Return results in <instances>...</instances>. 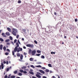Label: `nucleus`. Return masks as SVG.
<instances>
[{
	"mask_svg": "<svg viewBox=\"0 0 78 78\" xmlns=\"http://www.w3.org/2000/svg\"><path fill=\"white\" fill-rule=\"evenodd\" d=\"M18 75L19 76H22V74L20 73H19L18 74Z\"/></svg>",
	"mask_w": 78,
	"mask_h": 78,
	"instance_id": "412c9836",
	"label": "nucleus"
},
{
	"mask_svg": "<svg viewBox=\"0 0 78 78\" xmlns=\"http://www.w3.org/2000/svg\"><path fill=\"white\" fill-rule=\"evenodd\" d=\"M40 55H41V54H37L36 55V56H39Z\"/></svg>",
	"mask_w": 78,
	"mask_h": 78,
	"instance_id": "c9c22d12",
	"label": "nucleus"
},
{
	"mask_svg": "<svg viewBox=\"0 0 78 78\" xmlns=\"http://www.w3.org/2000/svg\"><path fill=\"white\" fill-rule=\"evenodd\" d=\"M3 63H4V64H6V61H4Z\"/></svg>",
	"mask_w": 78,
	"mask_h": 78,
	"instance_id": "6e6d98bb",
	"label": "nucleus"
},
{
	"mask_svg": "<svg viewBox=\"0 0 78 78\" xmlns=\"http://www.w3.org/2000/svg\"><path fill=\"white\" fill-rule=\"evenodd\" d=\"M16 56H18V57H20V54H19V53H17V54H16Z\"/></svg>",
	"mask_w": 78,
	"mask_h": 78,
	"instance_id": "4be33fe9",
	"label": "nucleus"
},
{
	"mask_svg": "<svg viewBox=\"0 0 78 78\" xmlns=\"http://www.w3.org/2000/svg\"><path fill=\"white\" fill-rule=\"evenodd\" d=\"M12 31H13V32H16V33L17 32V30L16 29L13 28L12 29Z\"/></svg>",
	"mask_w": 78,
	"mask_h": 78,
	"instance_id": "423d86ee",
	"label": "nucleus"
},
{
	"mask_svg": "<svg viewBox=\"0 0 78 78\" xmlns=\"http://www.w3.org/2000/svg\"><path fill=\"white\" fill-rule=\"evenodd\" d=\"M5 55H9V53L6 52L5 53Z\"/></svg>",
	"mask_w": 78,
	"mask_h": 78,
	"instance_id": "49530a36",
	"label": "nucleus"
},
{
	"mask_svg": "<svg viewBox=\"0 0 78 78\" xmlns=\"http://www.w3.org/2000/svg\"><path fill=\"white\" fill-rule=\"evenodd\" d=\"M53 31V30L51 29V28H50V30H49V31L51 33V32H52Z\"/></svg>",
	"mask_w": 78,
	"mask_h": 78,
	"instance_id": "5701e85b",
	"label": "nucleus"
},
{
	"mask_svg": "<svg viewBox=\"0 0 78 78\" xmlns=\"http://www.w3.org/2000/svg\"><path fill=\"white\" fill-rule=\"evenodd\" d=\"M75 22H77V21H78V20H77V19H75Z\"/></svg>",
	"mask_w": 78,
	"mask_h": 78,
	"instance_id": "864d4df0",
	"label": "nucleus"
},
{
	"mask_svg": "<svg viewBox=\"0 0 78 78\" xmlns=\"http://www.w3.org/2000/svg\"><path fill=\"white\" fill-rule=\"evenodd\" d=\"M23 55L22 54L21 55V56L20 57V59H23Z\"/></svg>",
	"mask_w": 78,
	"mask_h": 78,
	"instance_id": "2eb2a0df",
	"label": "nucleus"
},
{
	"mask_svg": "<svg viewBox=\"0 0 78 78\" xmlns=\"http://www.w3.org/2000/svg\"><path fill=\"white\" fill-rule=\"evenodd\" d=\"M37 53H41V51L39 50H37Z\"/></svg>",
	"mask_w": 78,
	"mask_h": 78,
	"instance_id": "c85d7f7f",
	"label": "nucleus"
},
{
	"mask_svg": "<svg viewBox=\"0 0 78 78\" xmlns=\"http://www.w3.org/2000/svg\"><path fill=\"white\" fill-rule=\"evenodd\" d=\"M26 68H27V66H23V67H22L21 69H26Z\"/></svg>",
	"mask_w": 78,
	"mask_h": 78,
	"instance_id": "dca6fc26",
	"label": "nucleus"
},
{
	"mask_svg": "<svg viewBox=\"0 0 78 78\" xmlns=\"http://www.w3.org/2000/svg\"><path fill=\"white\" fill-rule=\"evenodd\" d=\"M45 69V68L44 67H43L42 68V69L43 70H44V69Z\"/></svg>",
	"mask_w": 78,
	"mask_h": 78,
	"instance_id": "c03bdc74",
	"label": "nucleus"
},
{
	"mask_svg": "<svg viewBox=\"0 0 78 78\" xmlns=\"http://www.w3.org/2000/svg\"><path fill=\"white\" fill-rule=\"evenodd\" d=\"M37 67H41L42 66H40V65H39L38 66H37Z\"/></svg>",
	"mask_w": 78,
	"mask_h": 78,
	"instance_id": "ea45409f",
	"label": "nucleus"
},
{
	"mask_svg": "<svg viewBox=\"0 0 78 78\" xmlns=\"http://www.w3.org/2000/svg\"><path fill=\"white\" fill-rule=\"evenodd\" d=\"M17 42V40L15 39L14 41V43H16Z\"/></svg>",
	"mask_w": 78,
	"mask_h": 78,
	"instance_id": "a19ab883",
	"label": "nucleus"
},
{
	"mask_svg": "<svg viewBox=\"0 0 78 78\" xmlns=\"http://www.w3.org/2000/svg\"><path fill=\"white\" fill-rule=\"evenodd\" d=\"M2 36H3L4 37H6V35H5V33H2Z\"/></svg>",
	"mask_w": 78,
	"mask_h": 78,
	"instance_id": "1a4fd4ad",
	"label": "nucleus"
},
{
	"mask_svg": "<svg viewBox=\"0 0 78 78\" xmlns=\"http://www.w3.org/2000/svg\"><path fill=\"white\" fill-rule=\"evenodd\" d=\"M20 72H21V73H23V70L22 69H20Z\"/></svg>",
	"mask_w": 78,
	"mask_h": 78,
	"instance_id": "a878e982",
	"label": "nucleus"
},
{
	"mask_svg": "<svg viewBox=\"0 0 78 78\" xmlns=\"http://www.w3.org/2000/svg\"><path fill=\"white\" fill-rule=\"evenodd\" d=\"M34 42L35 43V44H37V41H36L35 40Z\"/></svg>",
	"mask_w": 78,
	"mask_h": 78,
	"instance_id": "4c0bfd02",
	"label": "nucleus"
},
{
	"mask_svg": "<svg viewBox=\"0 0 78 78\" xmlns=\"http://www.w3.org/2000/svg\"><path fill=\"white\" fill-rule=\"evenodd\" d=\"M45 71L46 72H49V70L46 69L45 70Z\"/></svg>",
	"mask_w": 78,
	"mask_h": 78,
	"instance_id": "c756f323",
	"label": "nucleus"
},
{
	"mask_svg": "<svg viewBox=\"0 0 78 78\" xmlns=\"http://www.w3.org/2000/svg\"><path fill=\"white\" fill-rule=\"evenodd\" d=\"M30 61H33V58H30Z\"/></svg>",
	"mask_w": 78,
	"mask_h": 78,
	"instance_id": "7c9ffc66",
	"label": "nucleus"
},
{
	"mask_svg": "<svg viewBox=\"0 0 78 78\" xmlns=\"http://www.w3.org/2000/svg\"><path fill=\"white\" fill-rule=\"evenodd\" d=\"M0 41H2V42H3L4 40L2 38H0Z\"/></svg>",
	"mask_w": 78,
	"mask_h": 78,
	"instance_id": "2f4dec72",
	"label": "nucleus"
},
{
	"mask_svg": "<svg viewBox=\"0 0 78 78\" xmlns=\"http://www.w3.org/2000/svg\"><path fill=\"white\" fill-rule=\"evenodd\" d=\"M2 49H3V45H2V44H1L0 45V50H2Z\"/></svg>",
	"mask_w": 78,
	"mask_h": 78,
	"instance_id": "9d476101",
	"label": "nucleus"
},
{
	"mask_svg": "<svg viewBox=\"0 0 78 78\" xmlns=\"http://www.w3.org/2000/svg\"><path fill=\"white\" fill-rule=\"evenodd\" d=\"M29 54H31V49H29Z\"/></svg>",
	"mask_w": 78,
	"mask_h": 78,
	"instance_id": "4468645a",
	"label": "nucleus"
},
{
	"mask_svg": "<svg viewBox=\"0 0 78 78\" xmlns=\"http://www.w3.org/2000/svg\"><path fill=\"white\" fill-rule=\"evenodd\" d=\"M10 78H16V76H10Z\"/></svg>",
	"mask_w": 78,
	"mask_h": 78,
	"instance_id": "393cba45",
	"label": "nucleus"
},
{
	"mask_svg": "<svg viewBox=\"0 0 78 78\" xmlns=\"http://www.w3.org/2000/svg\"><path fill=\"white\" fill-rule=\"evenodd\" d=\"M7 51H10V50L9 49H7Z\"/></svg>",
	"mask_w": 78,
	"mask_h": 78,
	"instance_id": "3c124183",
	"label": "nucleus"
},
{
	"mask_svg": "<svg viewBox=\"0 0 78 78\" xmlns=\"http://www.w3.org/2000/svg\"><path fill=\"white\" fill-rule=\"evenodd\" d=\"M52 73V71H50V73Z\"/></svg>",
	"mask_w": 78,
	"mask_h": 78,
	"instance_id": "052dcab7",
	"label": "nucleus"
},
{
	"mask_svg": "<svg viewBox=\"0 0 78 78\" xmlns=\"http://www.w3.org/2000/svg\"><path fill=\"white\" fill-rule=\"evenodd\" d=\"M30 67H32V68H34V66L33 65H31Z\"/></svg>",
	"mask_w": 78,
	"mask_h": 78,
	"instance_id": "37998d69",
	"label": "nucleus"
},
{
	"mask_svg": "<svg viewBox=\"0 0 78 78\" xmlns=\"http://www.w3.org/2000/svg\"><path fill=\"white\" fill-rule=\"evenodd\" d=\"M16 47H19V43L17 42L16 43Z\"/></svg>",
	"mask_w": 78,
	"mask_h": 78,
	"instance_id": "f8f14e48",
	"label": "nucleus"
},
{
	"mask_svg": "<svg viewBox=\"0 0 78 78\" xmlns=\"http://www.w3.org/2000/svg\"><path fill=\"white\" fill-rule=\"evenodd\" d=\"M22 51V48L19 47L17 50V52H19V51Z\"/></svg>",
	"mask_w": 78,
	"mask_h": 78,
	"instance_id": "20e7f679",
	"label": "nucleus"
},
{
	"mask_svg": "<svg viewBox=\"0 0 78 78\" xmlns=\"http://www.w3.org/2000/svg\"><path fill=\"white\" fill-rule=\"evenodd\" d=\"M48 66L50 67H52V66H51V64H49L48 65Z\"/></svg>",
	"mask_w": 78,
	"mask_h": 78,
	"instance_id": "b1692460",
	"label": "nucleus"
},
{
	"mask_svg": "<svg viewBox=\"0 0 78 78\" xmlns=\"http://www.w3.org/2000/svg\"><path fill=\"white\" fill-rule=\"evenodd\" d=\"M29 73L30 74H31V75H34V73H33V72H32V71H29Z\"/></svg>",
	"mask_w": 78,
	"mask_h": 78,
	"instance_id": "a211bd4d",
	"label": "nucleus"
},
{
	"mask_svg": "<svg viewBox=\"0 0 78 78\" xmlns=\"http://www.w3.org/2000/svg\"><path fill=\"white\" fill-rule=\"evenodd\" d=\"M9 68H7L6 69V71L7 72H8V71H9Z\"/></svg>",
	"mask_w": 78,
	"mask_h": 78,
	"instance_id": "e433bc0d",
	"label": "nucleus"
},
{
	"mask_svg": "<svg viewBox=\"0 0 78 78\" xmlns=\"http://www.w3.org/2000/svg\"><path fill=\"white\" fill-rule=\"evenodd\" d=\"M23 48H24V49H26V47H25V46H24L23 47Z\"/></svg>",
	"mask_w": 78,
	"mask_h": 78,
	"instance_id": "4d7b16f0",
	"label": "nucleus"
},
{
	"mask_svg": "<svg viewBox=\"0 0 78 78\" xmlns=\"http://www.w3.org/2000/svg\"><path fill=\"white\" fill-rule=\"evenodd\" d=\"M26 46L28 47H30V48H33V47H34V45L33 44H28L26 45Z\"/></svg>",
	"mask_w": 78,
	"mask_h": 78,
	"instance_id": "f03ea898",
	"label": "nucleus"
},
{
	"mask_svg": "<svg viewBox=\"0 0 78 78\" xmlns=\"http://www.w3.org/2000/svg\"><path fill=\"white\" fill-rule=\"evenodd\" d=\"M36 50H34L32 51V56H34V55L36 54Z\"/></svg>",
	"mask_w": 78,
	"mask_h": 78,
	"instance_id": "7ed1b4c3",
	"label": "nucleus"
},
{
	"mask_svg": "<svg viewBox=\"0 0 78 78\" xmlns=\"http://www.w3.org/2000/svg\"><path fill=\"white\" fill-rule=\"evenodd\" d=\"M5 34L7 35V36H10V34H9V32H6L5 33Z\"/></svg>",
	"mask_w": 78,
	"mask_h": 78,
	"instance_id": "ddd939ff",
	"label": "nucleus"
},
{
	"mask_svg": "<svg viewBox=\"0 0 78 78\" xmlns=\"http://www.w3.org/2000/svg\"><path fill=\"white\" fill-rule=\"evenodd\" d=\"M54 15H56V12H54Z\"/></svg>",
	"mask_w": 78,
	"mask_h": 78,
	"instance_id": "13d9d810",
	"label": "nucleus"
},
{
	"mask_svg": "<svg viewBox=\"0 0 78 78\" xmlns=\"http://www.w3.org/2000/svg\"><path fill=\"white\" fill-rule=\"evenodd\" d=\"M36 76L38 78H41V76L39 75L36 74Z\"/></svg>",
	"mask_w": 78,
	"mask_h": 78,
	"instance_id": "9b49d317",
	"label": "nucleus"
},
{
	"mask_svg": "<svg viewBox=\"0 0 78 78\" xmlns=\"http://www.w3.org/2000/svg\"><path fill=\"white\" fill-rule=\"evenodd\" d=\"M49 33H50V32H47L48 34H49Z\"/></svg>",
	"mask_w": 78,
	"mask_h": 78,
	"instance_id": "0e129e2a",
	"label": "nucleus"
},
{
	"mask_svg": "<svg viewBox=\"0 0 78 78\" xmlns=\"http://www.w3.org/2000/svg\"><path fill=\"white\" fill-rule=\"evenodd\" d=\"M9 39L10 40H12V37L10 36L9 37Z\"/></svg>",
	"mask_w": 78,
	"mask_h": 78,
	"instance_id": "473e14b6",
	"label": "nucleus"
},
{
	"mask_svg": "<svg viewBox=\"0 0 78 78\" xmlns=\"http://www.w3.org/2000/svg\"><path fill=\"white\" fill-rule=\"evenodd\" d=\"M41 58L42 59H44V58H45V57L44 55H42L41 56Z\"/></svg>",
	"mask_w": 78,
	"mask_h": 78,
	"instance_id": "cd10ccee",
	"label": "nucleus"
},
{
	"mask_svg": "<svg viewBox=\"0 0 78 78\" xmlns=\"http://www.w3.org/2000/svg\"><path fill=\"white\" fill-rule=\"evenodd\" d=\"M13 73L15 74H17V71L15 70V71L13 72Z\"/></svg>",
	"mask_w": 78,
	"mask_h": 78,
	"instance_id": "aec40b11",
	"label": "nucleus"
},
{
	"mask_svg": "<svg viewBox=\"0 0 78 78\" xmlns=\"http://www.w3.org/2000/svg\"><path fill=\"white\" fill-rule=\"evenodd\" d=\"M18 48H17V47H15L14 49V51H12V54L13 56H14V52H16L17 51Z\"/></svg>",
	"mask_w": 78,
	"mask_h": 78,
	"instance_id": "f257e3e1",
	"label": "nucleus"
},
{
	"mask_svg": "<svg viewBox=\"0 0 78 78\" xmlns=\"http://www.w3.org/2000/svg\"><path fill=\"white\" fill-rule=\"evenodd\" d=\"M23 73H25V74H26V73H27V72L26 71H23Z\"/></svg>",
	"mask_w": 78,
	"mask_h": 78,
	"instance_id": "f704fd0d",
	"label": "nucleus"
},
{
	"mask_svg": "<svg viewBox=\"0 0 78 78\" xmlns=\"http://www.w3.org/2000/svg\"><path fill=\"white\" fill-rule=\"evenodd\" d=\"M7 30H8V31H9V32H11V28H9V27H8L7 28Z\"/></svg>",
	"mask_w": 78,
	"mask_h": 78,
	"instance_id": "f3484780",
	"label": "nucleus"
},
{
	"mask_svg": "<svg viewBox=\"0 0 78 78\" xmlns=\"http://www.w3.org/2000/svg\"><path fill=\"white\" fill-rule=\"evenodd\" d=\"M23 31H26V29H23Z\"/></svg>",
	"mask_w": 78,
	"mask_h": 78,
	"instance_id": "603ef678",
	"label": "nucleus"
},
{
	"mask_svg": "<svg viewBox=\"0 0 78 78\" xmlns=\"http://www.w3.org/2000/svg\"><path fill=\"white\" fill-rule=\"evenodd\" d=\"M3 50H4V51H5L6 49V47L4 46L3 48Z\"/></svg>",
	"mask_w": 78,
	"mask_h": 78,
	"instance_id": "bb28decb",
	"label": "nucleus"
},
{
	"mask_svg": "<svg viewBox=\"0 0 78 78\" xmlns=\"http://www.w3.org/2000/svg\"><path fill=\"white\" fill-rule=\"evenodd\" d=\"M8 64H9V63L8 62V61H7L6 62V64H7V65H8Z\"/></svg>",
	"mask_w": 78,
	"mask_h": 78,
	"instance_id": "09e8293b",
	"label": "nucleus"
},
{
	"mask_svg": "<svg viewBox=\"0 0 78 78\" xmlns=\"http://www.w3.org/2000/svg\"><path fill=\"white\" fill-rule=\"evenodd\" d=\"M43 78H47V77H46L45 76H43Z\"/></svg>",
	"mask_w": 78,
	"mask_h": 78,
	"instance_id": "bf43d9fd",
	"label": "nucleus"
},
{
	"mask_svg": "<svg viewBox=\"0 0 78 78\" xmlns=\"http://www.w3.org/2000/svg\"><path fill=\"white\" fill-rule=\"evenodd\" d=\"M64 38H65V39L67 38V37H66V36H65L64 37Z\"/></svg>",
	"mask_w": 78,
	"mask_h": 78,
	"instance_id": "680f3d73",
	"label": "nucleus"
},
{
	"mask_svg": "<svg viewBox=\"0 0 78 78\" xmlns=\"http://www.w3.org/2000/svg\"><path fill=\"white\" fill-rule=\"evenodd\" d=\"M1 66H2V69H3V68H4V65L3 64V62H1Z\"/></svg>",
	"mask_w": 78,
	"mask_h": 78,
	"instance_id": "39448f33",
	"label": "nucleus"
},
{
	"mask_svg": "<svg viewBox=\"0 0 78 78\" xmlns=\"http://www.w3.org/2000/svg\"><path fill=\"white\" fill-rule=\"evenodd\" d=\"M37 75H41V74L40 73L37 72Z\"/></svg>",
	"mask_w": 78,
	"mask_h": 78,
	"instance_id": "72a5a7b5",
	"label": "nucleus"
},
{
	"mask_svg": "<svg viewBox=\"0 0 78 78\" xmlns=\"http://www.w3.org/2000/svg\"><path fill=\"white\" fill-rule=\"evenodd\" d=\"M24 55H27V53H25V52H24Z\"/></svg>",
	"mask_w": 78,
	"mask_h": 78,
	"instance_id": "5fc2aeb1",
	"label": "nucleus"
},
{
	"mask_svg": "<svg viewBox=\"0 0 78 78\" xmlns=\"http://www.w3.org/2000/svg\"><path fill=\"white\" fill-rule=\"evenodd\" d=\"M16 78H20V77H16Z\"/></svg>",
	"mask_w": 78,
	"mask_h": 78,
	"instance_id": "338daca9",
	"label": "nucleus"
},
{
	"mask_svg": "<svg viewBox=\"0 0 78 78\" xmlns=\"http://www.w3.org/2000/svg\"><path fill=\"white\" fill-rule=\"evenodd\" d=\"M8 78V76L7 75H5L4 76V78Z\"/></svg>",
	"mask_w": 78,
	"mask_h": 78,
	"instance_id": "de8ad7c7",
	"label": "nucleus"
},
{
	"mask_svg": "<svg viewBox=\"0 0 78 78\" xmlns=\"http://www.w3.org/2000/svg\"><path fill=\"white\" fill-rule=\"evenodd\" d=\"M9 41H10V40H9V39H8V40H5V42H9Z\"/></svg>",
	"mask_w": 78,
	"mask_h": 78,
	"instance_id": "6ab92c4d",
	"label": "nucleus"
},
{
	"mask_svg": "<svg viewBox=\"0 0 78 78\" xmlns=\"http://www.w3.org/2000/svg\"><path fill=\"white\" fill-rule=\"evenodd\" d=\"M39 72H41V73H43V74H44V73H45V72H44V71L40 69L39 70Z\"/></svg>",
	"mask_w": 78,
	"mask_h": 78,
	"instance_id": "0eeeda50",
	"label": "nucleus"
},
{
	"mask_svg": "<svg viewBox=\"0 0 78 78\" xmlns=\"http://www.w3.org/2000/svg\"><path fill=\"white\" fill-rule=\"evenodd\" d=\"M51 54H53V52H51Z\"/></svg>",
	"mask_w": 78,
	"mask_h": 78,
	"instance_id": "69168bd1",
	"label": "nucleus"
},
{
	"mask_svg": "<svg viewBox=\"0 0 78 78\" xmlns=\"http://www.w3.org/2000/svg\"><path fill=\"white\" fill-rule=\"evenodd\" d=\"M19 35H17V36H16V38H17V39H18V38H19Z\"/></svg>",
	"mask_w": 78,
	"mask_h": 78,
	"instance_id": "58836bf2",
	"label": "nucleus"
},
{
	"mask_svg": "<svg viewBox=\"0 0 78 78\" xmlns=\"http://www.w3.org/2000/svg\"><path fill=\"white\" fill-rule=\"evenodd\" d=\"M9 44H10V43H9V42H7L6 43V45H9Z\"/></svg>",
	"mask_w": 78,
	"mask_h": 78,
	"instance_id": "a18cd8bd",
	"label": "nucleus"
},
{
	"mask_svg": "<svg viewBox=\"0 0 78 78\" xmlns=\"http://www.w3.org/2000/svg\"><path fill=\"white\" fill-rule=\"evenodd\" d=\"M18 42L19 43V44H20V42L19 40H18Z\"/></svg>",
	"mask_w": 78,
	"mask_h": 78,
	"instance_id": "8fccbe9b",
	"label": "nucleus"
},
{
	"mask_svg": "<svg viewBox=\"0 0 78 78\" xmlns=\"http://www.w3.org/2000/svg\"><path fill=\"white\" fill-rule=\"evenodd\" d=\"M18 3H21V1H20V0L19 1H18Z\"/></svg>",
	"mask_w": 78,
	"mask_h": 78,
	"instance_id": "79ce46f5",
	"label": "nucleus"
},
{
	"mask_svg": "<svg viewBox=\"0 0 78 78\" xmlns=\"http://www.w3.org/2000/svg\"><path fill=\"white\" fill-rule=\"evenodd\" d=\"M22 41H24V38H22Z\"/></svg>",
	"mask_w": 78,
	"mask_h": 78,
	"instance_id": "e2e57ef3",
	"label": "nucleus"
},
{
	"mask_svg": "<svg viewBox=\"0 0 78 78\" xmlns=\"http://www.w3.org/2000/svg\"><path fill=\"white\" fill-rule=\"evenodd\" d=\"M12 34H13V35H14V36H16V33L15 32H12Z\"/></svg>",
	"mask_w": 78,
	"mask_h": 78,
	"instance_id": "6e6552de",
	"label": "nucleus"
},
{
	"mask_svg": "<svg viewBox=\"0 0 78 78\" xmlns=\"http://www.w3.org/2000/svg\"><path fill=\"white\" fill-rule=\"evenodd\" d=\"M76 38H77V39H78V37L77 36H76Z\"/></svg>",
	"mask_w": 78,
	"mask_h": 78,
	"instance_id": "774afa93",
	"label": "nucleus"
}]
</instances>
